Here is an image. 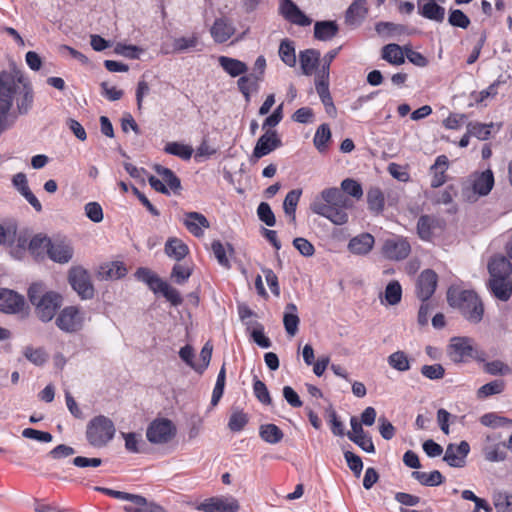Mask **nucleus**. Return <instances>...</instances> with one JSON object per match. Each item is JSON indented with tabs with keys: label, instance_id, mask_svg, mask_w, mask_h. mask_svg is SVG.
Wrapping results in <instances>:
<instances>
[{
	"label": "nucleus",
	"instance_id": "obj_1",
	"mask_svg": "<svg viewBox=\"0 0 512 512\" xmlns=\"http://www.w3.org/2000/svg\"><path fill=\"white\" fill-rule=\"evenodd\" d=\"M32 104V86L22 71L0 72V132L10 128L17 115L27 114Z\"/></svg>",
	"mask_w": 512,
	"mask_h": 512
},
{
	"label": "nucleus",
	"instance_id": "obj_2",
	"mask_svg": "<svg viewBox=\"0 0 512 512\" xmlns=\"http://www.w3.org/2000/svg\"><path fill=\"white\" fill-rule=\"evenodd\" d=\"M351 207V201L336 187L324 189L310 205L313 213L327 218L335 225H344L348 222L346 210Z\"/></svg>",
	"mask_w": 512,
	"mask_h": 512
},
{
	"label": "nucleus",
	"instance_id": "obj_3",
	"mask_svg": "<svg viewBox=\"0 0 512 512\" xmlns=\"http://www.w3.org/2000/svg\"><path fill=\"white\" fill-rule=\"evenodd\" d=\"M447 302L450 307L458 310L468 322L478 324L482 321L484 304L475 291L451 286L447 291Z\"/></svg>",
	"mask_w": 512,
	"mask_h": 512
},
{
	"label": "nucleus",
	"instance_id": "obj_4",
	"mask_svg": "<svg viewBox=\"0 0 512 512\" xmlns=\"http://www.w3.org/2000/svg\"><path fill=\"white\" fill-rule=\"evenodd\" d=\"M28 298L38 318L43 322L51 321L62 304V297L53 291H46L40 283L32 284L28 289Z\"/></svg>",
	"mask_w": 512,
	"mask_h": 512
},
{
	"label": "nucleus",
	"instance_id": "obj_5",
	"mask_svg": "<svg viewBox=\"0 0 512 512\" xmlns=\"http://www.w3.org/2000/svg\"><path fill=\"white\" fill-rule=\"evenodd\" d=\"M447 355L455 364L466 363L470 359L479 362L485 361V353L478 350L472 338L465 336H455L450 339Z\"/></svg>",
	"mask_w": 512,
	"mask_h": 512
},
{
	"label": "nucleus",
	"instance_id": "obj_6",
	"mask_svg": "<svg viewBox=\"0 0 512 512\" xmlns=\"http://www.w3.org/2000/svg\"><path fill=\"white\" fill-rule=\"evenodd\" d=\"M135 277L144 282L150 290L155 294L160 293L165 299L171 303L172 306H179L182 304L183 299L179 291L169 285L166 281L162 280L157 274L150 269L140 267L135 272Z\"/></svg>",
	"mask_w": 512,
	"mask_h": 512
},
{
	"label": "nucleus",
	"instance_id": "obj_7",
	"mask_svg": "<svg viewBox=\"0 0 512 512\" xmlns=\"http://www.w3.org/2000/svg\"><path fill=\"white\" fill-rule=\"evenodd\" d=\"M113 421L104 415L92 418L86 428V439L95 448L105 447L115 435Z\"/></svg>",
	"mask_w": 512,
	"mask_h": 512
},
{
	"label": "nucleus",
	"instance_id": "obj_8",
	"mask_svg": "<svg viewBox=\"0 0 512 512\" xmlns=\"http://www.w3.org/2000/svg\"><path fill=\"white\" fill-rule=\"evenodd\" d=\"M176 426L167 418H157L147 427L146 437L152 444H167L176 436Z\"/></svg>",
	"mask_w": 512,
	"mask_h": 512
},
{
	"label": "nucleus",
	"instance_id": "obj_9",
	"mask_svg": "<svg viewBox=\"0 0 512 512\" xmlns=\"http://www.w3.org/2000/svg\"><path fill=\"white\" fill-rule=\"evenodd\" d=\"M239 509L238 500L231 495L210 497L196 506L201 512H237Z\"/></svg>",
	"mask_w": 512,
	"mask_h": 512
},
{
	"label": "nucleus",
	"instance_id": "obj_10",
	"mask_svg": "<svg viewBox=\"0 0 512 512\" xmlns=\"http://www.w3.org/2000/svg\"><path fill=\"white\" fill-rule=\"evenodd\" d=\"M68 280L72 288L82 299H91L94 296V287L88 272L82 267H72L69 270Z\"/></svg>",
	"mask_w": 512,
	"mask_h": 512
},
{
	"label": "nucleus",
	"instance_id": "obj_11",
	"mask_svg": "<svg viewBox=\"0 0 512 512\" xmlns=\"http://www.w3.org/2000/svg\"><path fill=\"white\" fill-rule=\"evenodd\" d=\"M410 251L411 246L409 242L400 236L386 239L382 247V253L384 257L395 261L407 258L410 254Z\"/></svg>",
	"mask_w": 512,
	"mask_h": 512
},
{
	"label": "nucleus",
	"instance_id": "obj_12",
	"mask_svg": "<svg viewBox=\"0 0 512 512\" xmlns=\"http://www.w3.org/2000/svg\"><path fill=\"white\" fill-rule=\"evenodd\" d=\"M438 283V276L435 271L431 269L423 270L418 276L416 283L417 297L425 302L434 294Z\"/></svg>",
	"mask_w": 512,
	"mask_h": 512
},
{
	"label": "nucleus",
	"instance_id": "obj_13",
	"mask_svg": "<svg viewBox=\"0 0 512 512\" xmlns=\"http://www.w3.org/2000/svg\"><path fill=\"white\" fill-rule=\"evenodd\" d=\"M282 146V141L274 129H267L258 139L254 149L253 157L260 159Z\"/></svg>",
	"mask_w": 512,
	"mask_h": 512
},
{
	"label": "nucleus",
	"instance_id": "obj_14",
	"mask_svg": "<svg viewBox=\"0 0 512 512\" xmlns=\"http://www.w3.org/2000/svg\"><path fill=\"white\" fill-rule=\"evenodd\" d=\"M469 452L470 446L466 441H461L458 445L449 444L446 447L443 460L451 467L462 468L466 464Z\"/></svg>",
	"mask_w": 512,
	"mask_h": 512
},
{
	"label": "nucleus",
	"instance_id": "obj_15",
	"mask_svg": "<svg viewBox=\"0 0 512 512\" xmlns=\"http://www.w3.org/2000/svg\"><path fill=\"white\" fill-rule=\"evenodd\" d=\"M24 305L25 299L22 295L10 289H0V311L16 314L22 311Z\"/></svg>",
	"mask_w": 512,
	"mask_h": 512
},
{
	"label": "nucleus",
	"instance_id": "obj_16",
	"mask_svg": "<svg viewBox=\"0 0 512 512\" xmlns=\"http://www.w3.org/2000/svg\"><path fill=\"white\" fill-rule=\"evenodd\" d=\"M56 325L64 332L72 333L81 328V319L77 308H64L56 318Z\"/></svg>",
	"mask_w": 512,
	"mask_h": 512
},
{
	"label": "nucleus",
	"instance_id": "obj_17",
	"mask_svg": "<svg viewBox=\"0 0 512 512\" xmlns=\"http://www.w3.org/2000/svg\"><path fill=\"white\" fill-rule=\"evenodd\" d=\"M367 0H354L345 12V24L351 28L359 27L368 15Z\"/></svg>",
	"mask_w": 512,
	"mask_h": 512
},
{
	"label": "nucleus",
	"instance_id": "obj_18",
	"mask_svg": "<svg viewBox=\"0 0 512 512\" xmlns=\"http://www.w3.org/2000/svg\"><path fill=\"white\" fill-rule=\"evenodd\" d=\"M279 10L281 15L293 24L309 26L312 22L292 0H280Z\"/></svg>",
	"mask_w": 512,
	"mask_h": 512
},
{
	"label": "nucleus",
	"instance_id": "obj_19",
	"mask_svg": "<svg viewBox=\"0 0 512 512\" xmlns=\"http://www.w3.org/2000/svg\"><path fill=\"white\" fill-rule=\"evenodd\" d=\"M279 10L281 15L293 24L309 26L312 22L292 0H280Z\"/></svg>",
	"mask_w": 512,
	"mask_h": 512
},
{
	"label": "nucleus",
	"instance_id": "obj_20",
	"mask_svg": "<svg viewBox=\"0 0 512 512\" xmlns=\"http://www.w3.org/2000/svg\"><path fill=\"white\" fill-rule=\"evenodd\" d=\"M473 193L477 196H486L494 186V175L491 169L475 172L471 175Z\"/></svg>",
	"mask_w": 512,
	"mask_h": 512
},
{
	"label": "nucleus",
	"instance_id": "obj_21",
	"mask_svg": "<svg viewBox=\"0 0 512 512\" xmlns=\"http://www.w3.org/2000/svg\"><path fill=\"white\" fill-rule=\"evenodd\" d=\"M489 279H508L512 274V264L509 259L503 255L492 257L488 263Z\"/></svg>",
	"mask_w": 512,
	"mask_h": 512
},
{
	"label": "nucleus",
	"instance_id": "obj_22",
	"mask_svg": "<svg viewBox=\"0 0 512 512\" xmlns=\"http://www.w3.org/2000/svg\"><path fill=\"white\" fill-rule=\"evenodd\" d=\"M74 254L72 245L64 240L52 241L49 247L48 256L54 262L65 264L68 263Z\"/></svg>",
	"mask_w": 512,
	"mask_h": 512
},
{
	"label": "nucleus",
	"instance_id": "obj_23",
	"mask_svg": "<svg viewBox=\"0 0 512 512\" xmlns=\"http://www.w3.org/2000/svg\"><path fill=\"white\" fill-rule=\"evenodd\" d=\"M418 13L429 20L441 23L445 18V8L435 0H417Z\"/></svg>",
	"mask_w": 512,
	"mask_h": 512
},
{
	"label": "nucleus",
	"instance_id": "obj_24",
	"mask_svg": "<svg viewBox=\"0 0 512 512\" xmlns=\"http://www.w3.org/2000/svg\"><path fill=\"white\" fill-rule=\"evenodd\" d=\"M374 244L375 239L370 233H361L350 239L347 248L354 255L365 256L373 249Z\"/></svg>",
	"mask_w": 512,
	"mask_h": 512
},
{
	"label": "nucleus",
	"instance_id": "obj_25",
	"mask_svg": "<svg viewBox=\"0 0 512 512\" xmlns=\"http://www.w3.org/2000/svg\"><path fill=\"white\" fill-rule=\"evenodd\" d=\"M210 33L217 43H224L230 39L235 33V27L227 18H218L214 21Z\"/></svg>",
	"mask_w": 512,
	"mask_h": 512
},
{
	"label": "nucleus",
	"instance_id": "obj_26",
	"mask_svg": "<svg viewBox=\"0 0 512 512\" xmlns=\"http://www.w3.org/2000/svg\"><path fill=\"white\" fill-rule=\"evenodd\" d=\"M183 224L195 237H201L203 235V228H209L210 226L207 218L199 212L185 213Z\"/></svg>",
	"mask_w": 512,
	"mask_h": 512
},
{
	"label": "nucleus",
	"instance_id": "obj_27",
	"mask_svg": "<svg viewBox=\"0 0 512 512\" xmlns=\"http://www.w3.org/2000/svg\"><path fill=\"white\" fill-rule=\"evenodd\" d=\"M302 73L311 76L320 65V52L316 49H306L299 54Z\"/></svg>",
	"mask_w": 512,
	"mask_h": 512
},
{
	"label": "nucleus",
	"instance_id": "obj_28",
	"mask_svg": "<svg viewBox=\"0 0 512 512\" xmlns=\"http://www.w3.org/2000/svg\"><path fill=\"white\" fill-rule=\"evenodd\" d=\"M502 128V123H480V122H469L467 124L468 133L476 137L479 140H488L492 133H497Z\"/></svg>",
	"mask_w": 512,
	"mask_h": 512
},
{
	"label": "nucleus",
	"instance_id": "obj_29",
	"mask_svg": "<svg viewBox=\"0 0 512 512\" xmlns=\"http://www.w3.org/2000/svg\"><path fill=\"white\" fill-rule=\"evenodd\" d=\"M449 166V160L446 155H440L436 158L435 163L431 166L430 170L433 174L431 180V187L438 188L446 182V171Z\"/></svg>",
	"mask_w": 512,
	"mask_h": 512
},
{
	"label": "nucleus",
	"instance_id": "obj_30",
	"mask_svg": "<svg viewBox=\"0 0 512 512\" xmlns=\"http://www.w3.org/2000/svg\"><path fill=\"white\" fill-rule=\"evenodd\" d=\"M487 288L495 298L503 302L508 301L512 295L509 281L506 278L489 279Z\"/></svg>",
	"mask_w": 512,
	"mask_h": 512
},
{
	"label": "nucleus",
	"instance_id": "obj_31",
	"mask_svg": "<svg viewBox=\"0 0 512 512\" xmlns=\"http://www.w3.org/2000/svg\"><path fill=\"white\" fill-rule=\"evenodd\" d=\"M221 68L231 77L244 76L248 71V66L243 61L228 56L218 58Z\"/></svg>",
	"mask_w": 512,
	"mask_h": 512
},
{
	"label": "nucleus",
	"instance_id": "obj_32",
	"mask_svg": "<svg viewBox=\"0 0 512 512\" xmlns=\"http://www.w3.org/2000/svg\"><path fill=\"white\" fill-rule=\"evenodd\" d=\"M51 242L52 240L47 236L35 235L29 241L28 250L36 260L43 259L45 254L49 253Z\"/></svg>",
	"mask_w": 512,
	"mask_h": 512
},
{
	"label": "nucleus",
	"instance_id": "obj_33",
	"mask_svg": "<svg viewBox=\"0 0 512 512\" xmlns=\"http://www.w3.org/2000/svg\"><path fill=\"white\" fill-rule=\"evenodd\" d=\"M164 251L168 257L181 261L188 255L189 248L181 239L171 237L166 241Z\"/></svg>",
	"mask_w": 512,
	"mask_h": 512
},
{
	"label": "nucleus",
	"instance_id": "obj_34",
	"mask_svg": "<svg viewBox=\"0 0 512 512\" xmlns=\"http://www.w3.org/2000/svg\"><path fill=\"white\" fill-rule=\"evenodd\" d=\"M260 82V78L256 76V73L241 76L237 80V87L247 102L250 101L251 93L259 90Z\"/></svg>",
	"mask_w": 512,
	"mask_h": 512
},
{
	"label": "nucleus",
	"instance_id": "obj_35",
	"mask_svg": "<svg viewBox=\"0 0 512 512\" xmlns=\"http://www.w3.org/2000/svg\"><path fill=\"white\" fill-rule=\"evenodd\" d=\"M339 31L335 21H317L314 25V37L320 41L333 39Z\"/></svg>",
	"mask_w": 512,
	"mask_h": 512
},
{
	"label": "nucleus",
	"instance_id": "obj_36",
	"mask_svg": "<svg viewBox=\"0 0 512 512\" xmlns=\"http://www.w3.org/2000/svg\"><path fill=\"white\" fill-rule=\"evenodd\" d=\"M299 323L300 319L297 315V306L294 303H288L283 316V324L286 333L291 337L295 336L298 331Z\"/></svg>",
	"mask_w": 512,
	"mask_h": 512
},
{
	"label": "nucleus",
	"instance_id": "obj_37",
	"mask_svg": "<svg viewBox=\"0 0 512 512\" xmlns=\"http://www.w3.org/2000/svg\"><path fill=\"white\" fill-rule=\"evenodd\" d=\"M411 362L412 359L403 350H397L387 357L388 365L392 369L401 373L407 372L411 369Z\"/></svg>",
	"mask_w": 512,
	"mask_h": 512
},
{
	"label": "nucleus",
	"instance_id": "obj_38",
	"mask_svg": "<svg viewBox=\"0 0 512 512\" xmlns=\"http://www.w3.org/2000/svg\"><path fill=\"white\" fill-rule=\"evenodd\" d=\"M438 220L429 215H422L417 222V233L422 240L428 241L432 238L433 230Z\"/></svg>",
	"mask_w": 512,
	"mask_h": 512
},
{
	"label": "nucleus",
	"instance_id": "obj_39",
	"mask_svg": "<svg viewBox=\"0 0 512 512\" xmlns=\"http://www.w3.org/2000/svg\"><path fill=\"white\" fill-rule=\"evenodd\" d=\"M382 58L393 65H401L405 62L404 51L398 44H387L382 48Z\"/></svg>",
	"mask_w": 512,
	"mask_h": 512
},
{
	"label": "nucleus",
	"instance_id": "obj_40",
	"mask_svg": "<svg viewBox=\"0 0 512 512\" xmlns=\"http://www.w3.org/2000/svg\"><path fill=\"white\" fill-rule=\"evenodd\" d=\"M279 57L280 59L289 67H294L296 65V52L293 41L289 39H284L280 42L279 45Z\"/></svg>",
	"mask_w": 512,
	"mask_h": 512
},
{
	"label": "nucleus",
	"instance_id": "obj_41",
	"mask_svg": "<svg viewBox=\"0 0 512 512\" xmlns=\"http://www.w3.org/2000/svg\"><path fill=\"white\" fill-rule=\"evenodd\" d=\"M412 477L424 486H439L444 482V477L438 470L430 473L414 471Z\"/></svg>",
	"mask_w": 512,
	"mask_h": 512
},
{
	"label": "nucleus",
	"instance_id": "obj_42",
	"mask_svg": "<svg viewBox=\"0 0 512 512\" xmlns=\"http://www.w3.org/2000/svg\"><path fill=\"white\" fill-rule=\"evenodd\" d=\"M331 139V130L328 124H321L314 135L313 143L320 153H324L328 149V143Z\"/></svg>",
	"mask_w": 512,
	"mask_h": 512
},
{
	"label": "nucleus",
	"instance_id": "obj_43",
	"mask_svg": "<svg viewBox=\"0 0 512 512\" xmlns=\"http://www.w3.org/2000/svg\"><path fill=\"white\" fill-rule=\"evenodd\" d=\"M259 435L269 444H277L283 439L282 430L275 424H265L260 426Z\"/></svg>",
	"mask_w": 512,
	"mask_h": 512
},
{
	"label": "nucleus",
	"instance_id": "obj_44",
	"mask_svg": "<svg viewBox=\"0 0 512 512\" xmlns=\"http://www.w3.org/2000/svg\"><path fill=\"white\" fill-rule=\"evenodd\" d=\"M480 423L486 427L498 428L509 427L512 428V419L499 416L494 412L486 413L480 417Z\"/></svg>",
	"mask_w": 512,
	"mask_h": 512
},
{
	"label": "nucleus",
	"instance_id": "obj_45",
	"mask_svg": "<svg viewBox=\"0 0 512 512\" xmlns=\"http://www.w3.org/2000/svg\"><path fill=\"white\" fill-rule=\"evenodd\" d=\"M367 203L371 211L380 213L384 209L385 199L378 187H372L367 192Z\"/></svg>",
	"mask_w": 512,
	"mask_h": 512
},
{
	"label": "nucleus",
	"instance_id": "obj_46",
	"mask_svg": "<svg viewBox=\"0 0 512 512\" xmlns=\"http://www.w3.org/2000/svg\"><path fill=\"white\" fill-rule=\"evenodd\" d=\"M164 151L167 154L177 156L183 160H189L193 154V148L179 142H168Z\"/></svg>",
	"mask_w": 512,
	"mask_h": 512
},
{
	"label": "nucleus",
	"instance_id": "obj_47",
	"mask_svg": "<svg viewBox=\"0 0 512 512\" xmlns=\"http://www.w3.org/2000/svg\"><path fill=\"white\" fill-rule=\"evenodd\" d=\"M156 173L162 177L163 182L166 186H168L171 190L177 191L181 188L180 179L175 175V173L166 167L156 165L155 166Z\"/></svg>",
	"mask_w": 512,
	"mask_h": 512
},
{
	"label": "nucleus",
	"instance_id": "obj_48",
	"mask_svg": "<svg viewBox=\"0 0 512 512\" xmlns=\"http://www.w3.org/2000/svg\"><path fill=\"white\" fill-rule=\"evenodd\" d=\"M504 389H505V382L501 379H496V380H493L489 383L482 385L477 390V397L479 399H484V398H487V397L495 395V394H500L504 391Z\"/></svg>",
	"mask_w": 512,
	"mask_h": 512
},
{
	"label": "nucleus",
	"instance_id": "obj_49",
	"mask_svg": "<svg viewBox=\"0 0 512 512\" xmlns=\"http://www.w3.org/2000/svg\"><path fill=\"white\" fill-rule=\"evenodd\" d=\"M302 195L301 189H293L289 191L283 202V209L286 215L290 216L292 220H295V212L300 197Z\"/></svg>",
	"mask_w": 512,
	"mask_h": 512
},
{
	"label": "nucleus",
	"instance_id": "obj_50",
	"mask_svg": "<svg viewBox=\"0 0 512 512\" xmlns=\"http://www.w3.org/2000/svg\"><path fill=\"white\" fill-rule=\"evenodd\" d=\"M199 44V37L197 34H192L189 37H178L173 40V52L182 53L194 49Z\"/></svg>",
	"mask_w": 512,
	"mask_h": 512
},
{
	"label": "nucleus",
	"instance_id": "obj_51",
	"mask_svg": "<svg viewBox=\"0 0 512 512\" xmlns=\"http://www.w3.org/2000/svg\"><path fill=\"white\" fill-rule=\"evenodd\" d=\"M498 85L499 81H495L489 87L480 92L473 91L470 94V98L473 99L474 103H470L469 106L472 107L474 104H481L488 98L495 97L498 93Z\"/></svg>",
	"mask_w": 512,
	"mask_h": 512
},
{
	"label": "nucleus",
	"instance_id": "obj_52",
	"mask_svg": "<svg viewBox=\"0 0 512 512\" xmlns=\"http://www.w3.org/2000/svg\"><path fill=\"white\" fill-rule=\"evenodd\" d=\"M384 297L389 305H397L402 298V288L398 281H391L387 284Z\"/></svg>",
	"mask_w": 512,
	"mask_h": 512
},
{
	"label": "nucleus",
	"instance_id": "obj_53",
	"mask_svg": "<svg viewBox=\"0 0 512 512\" xmlns=\"http://www.w3.org/2000/svg\"><path fill=\"white\" fill-rule=\"evenodd\" d=\"M225 380H226V369H225V363H224L218 373L216 384L213 389V393H212V397H211V405L213 407H215L219 403L221 397L223 396Z\"/></svg>",
	"mask_w": 512,
	"mask_h": 512
},
{
	"label": "nucleus",
	"instance_id": "obj_54",
	"mask_svg": "<svg viewBox=\"0 0 512 512\" xmlns=\"http://www.w3.org/2000/svg\"><path fill=\"white\" fill-rule=\"evenodd\" d=\"M23 354L28 361L37 366L43 365L48 359V356L43 348H33L32 346H27L24 348Z\"/></svg>",
	"mask_w": 512,
	"mask_h": 512
},
{
	"label": "nucleus",
	"instance_id": "obj_55",
	"mask_svg": "<svg viewBox=\"0 0 512 512\" xmlns=\"http://www.w3.org/2000/svg\"><path fill=\"white\" fill-rule=\"evenodd\" d=\"M503 442L492 446H486L483 449L485 459L490 462H500L506 459V452L503 449Z\"/></svg>",
	"mask_w": 512,
	"mask_h": 512
},
{
	"label": "nucleus",
	"instance_id": "obj_56",
	"mask_svg": "<svg viewBox=\"0 0 512 512\" xmlns=\"http://www.w3.org/2000/svg\"><path fill=\"white\" fill-rule=\"evenodd\" d=\"M448 23L453 27L467 29L471 22L469 17L460 9H451L448 16Z\"/></svg>",
	"mask_w": 512,
	"mask_h": 512
},
{
	"label": "nucleus",
	"instance_id": "obj_57",
	"mask_svg": "<svg viewBox=\"0 0 512 512\" xmlns=\"http://www.w3.org/2000/svg\"><path fill=\"white\" fill-rule=\"evenodd\" d=\"M343 194H348L356 199L363 196V189L360 183L351 178H346L341 182V189Z\"/></svg>",
	"mask_w": 512,
	"mask_h": 512
},
{
	"label": "nucleus",
	"instance_id": "obj_58",
	"mask_svg": "<svg viewBox=\"0 0 512 512\" xmlns=\"http://www.w3.org/2000/svg\"><path fill=\"white\" fill-rule=\"evenodd\" d=\"M101 274L110 279H120L126 275V267L121 262H113L101 267Z\"/></svg>",
	"mask_w": 512,
	"mask_h": 512
},
{
	"label": "nucleus",
	"instance_id": "obj_59",
	"mask_svg": "<svg viewBox=\"0 0 512 512\" xmlns=\"http://www.w3.org/2000/svg\"><path fill=\"white\" fill-rule=\"evenodd\" d=\"M341 48L342 47L339 46L335 49H332L323 56L322 61H321V66L318 69L316 75L320 76L321 78L329 77L330 65L333 62V60L336 58V56L338 55Z\"/></svg>",
	"mask_w": 512,
	"mask_h": 512
},
{
	"label": "nucleus",
	"instance_id": "obj_60",
	"mask_svg": "<svg viewBox=\"0 0 512 512\" xmlns=\"http://www.w3.org/2000/svg\"><path fill=\"white\" fill-rule=\"evenodd\" d=\"M151 502L141 495H135L130 503H125L123 510L125 512H146Z\"/></svg>",
	"mask_w": 512,
	"mask_h": 512
},
{
	"label": "nucleus",
	"instance_id": "obj_61",
	"mask_svg": "<svg viewBox=\"0 0 512 512\" xmlns=\"http://www.w3.org/2000/svg\"><path fill=\"white\" fill-rule=\"evenodd\" d=\"M484 371L490 375H507L511 372L510 367L501 360H494L484 364Z\"/></svg>",
	"mask_w": 512,
	"mask_h": 512
},
{
	"label": "nucleus",
	"instance_id": "obj_62",
	"mask_svg": "<svg viewBox=\"0 0 512 512\" xmlns=\"http://www.w3.org/2000/svg\"><path fill=\"white\" fill-rule=\"evenodd\" d=\"M248 423V416L242 411H235L231 414L228 427L232 432L241 431Z\"/></svg>",
	"mask_w": 512,
	"mask_h": 512
},
{
	"label": "nucleus",
	"instance_id": "obj_63",
	"mask_svg": "<svg viewBox=\"0 0 512 512\" xmlns=\"http://www.w3.org/2000/svg\"><path fill=\"white\" fill-rule=\"evenodd\" d=\"M420 371L421 374L429 380H439L442 379L445 375V369L439 363L432 365H423Z\"/></svg>",
	"mask_w": 512,
	"mask_h": 512
},
{
	"label": "nucleus",
	"instance_id": "obj_64",
	"mask_svg": "<svg viewBox=\"0 0 512 512\" xmlns=\"http://www.w3.org/2000/svg\"><path fill=\"white\" fill-rule=\"evenodd\" d=\"M494 506L497 512H512V495L499 493L494 498Z\"/></svg>",
	"mask_w": 512,
	"mask_h": 512
}]
</instances>
